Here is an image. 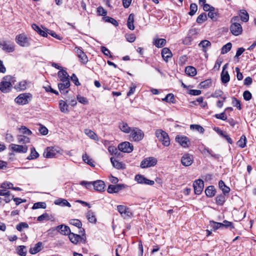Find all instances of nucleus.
Listing matches in <instances>:
<instances>
[{"instance_id":"nucleus-15","label":"nucleus","mask_w":256,"mask_h":256,"mask_svg":"<svg viewBox=\"0 0 256 256\" xmlns=\"http://www.w3.org/2000/svg\"><path fill=\"white\" fill-rule=\"evenodd\" d=\"M0 47L2 48V50L7 52H13L14 50V44L10 42L3 41L0 42Z\"/></svg>"},{"instance_id":"nucleus-27","label":"nucleus","mask_w":256,"mask_h":256,"mask_svg":"<svg viewBox=\"0 0 256 256\" xmlns=\"http://www.w3.org/2000/svg\"><path fill=\"white\" fill-rule=\"evenodd\" d=\"M166 40L164 38H156L154 40L153 44L158 48H162L166 45Z\"/></svg>"},{"instance_id":"nucleus-47","label":"nucleus","mask_w":256,"mask_h":256,"mask_svg":"<svg viewBox=\"0 0 256 256\" xmlns=\"http://www.w3.org/2000/svg\"><path fill=\"white\" fill-rule=\"evenodd\" d=\"M39 156L38 153L36 151L35 148L32 147L31 148L30 154L28 157V160H34L38 158Z\"/></svg>"},{"instance_id":"nucleus-25","label":"nucleus","mask_w":256,"mask_h":256,"mask_svg":"<svg viewBox=\"0 0 256 256\" xmlns=\"http://www.w3.org/2000/svg\"><path fill=\"white\" fill-rule=\"evenodd\" d=\"M118 128L122 132L126 134L130 133L132 130V128L130 127L128 124L124 122H119Z\"/></svg>"},{"instance_id":"nucleus-49","label":"nucleus","mask_w":256,"mask_h":256,"mask_svg":"<svg viewBox=\"0 0 256 256\" xmlns=\"http://www.w3.org/2000/svg\"><path fill=\"white\" fill-rule=\"evenodd\" d=\"M46 204L45 202H37L34 204L32 208L33 210L38 209V208H46Z\"/></svg>"},{"instance_id":"nucleus-1","label":"nucleus","mask_w":256,"mask_h":256,"mask_svg":"<svg viewBox=\"0 0 256 256\" xmlns=\"http://www.w3.org/2000/svg\"><path fill=\"white\" fill-rule=\"evenodd\" d=\"M15 82L14 77L10 75L4 76L3 80L0 82V91L4 93L8 92Z\"/></svg>"},{"instance_id":"nucleus-4","label":"nucleus","mask_w":256,"mask_h":256,"mask_svg":"<svg viewBox=\"0 0 256 256\" xmlns=\"http://www.w3.org/2000/svg\"><path fill=\"white\" fill-rule=\"evenodd\" d=\"M130 138L134 142H139L144 137V132L139 128L134 127L130 132Z\"/></svg>"},{"instance_id":"nucleus-28","label":"nucleus","mask_w":256,"mask_h":256,"mask_svg":"<svg viewBox=\"0 0 256 256\" xmlns=\"http://www.w3.org/2000/svg\"><path fill=\"white\" fill-rule=\"evenodd\" d=\"M216 193V190L213 186H208L205 190V194L208 197L212 198Z\"/></svg>"},{"instance_id":"nucleus-10","label":"nucleus","mask_w":256,"mask_h":256,"mask_svg":"<svg viewBox=\"0 0 256 256\" xmlns=\"http://www.w3.org/2000/svg\"><path fill=\"white\" fill-rule=\"evenodd\" d=\"M193 186L195 194L197 195L200 194L204 189V181L200 179L195 180L193 184Z\"/></svg>"},{"instance_id":"nucleus-2","label":"nucleus","mask_w":256,"mask_h":256,"mask_svg":"<svg viewBox=\"0 0 256 256\" xmlns=\"http://www.w3.org/2000/svg\"><path fill=\"white\" fill-rule=\"evenodd\" d=\"M155 134L156 138L162 142L164 146H168L170 145V138L166 132L161 129H158L156 130Z\"/></svg>"},{"instance_id":"nucleus-58","label":"nucleus","mask_w":256,"mask_h":256,"mask_svg":"<svg viewBox=\"0 0 256 256\" xmlns=\"http://www.w3.org/2000/svg\"><path fill=\"white\" fill-rule=\"evenodd\" d=\"M190 128L191 129L196 130L201 134L204 133V129L198 124H192L190 125Z\"/></svg>"},{"instance_id":"nucleus-6","label":"nucleus","mask_w":256,"mask_h":256,"mask_svg":"<svg viewBox=\"0 0 256 256\" xmlns=\"http://www.w3.org/2000/svg\"><path fill=\"white\" fill-rule=\"evenodd\" d=\"M157 159L154 157H148L144 158L140 163V166L142 168H145L154 166L157 164Z\"/></svg>"},{"instance_id":"nucleus-44","label":"nucleus","mask_w":256,"mask_h":256,"mask_svg":"<svg viewBox=\"0 0 256 256\" xmlns=\"http://www.w3.org/2000/svg\"><path fill=\"white\" fill-rule=\"evenodd\" d=\"M211 46V42L208 40H202L200 43L198 44L199 46H201L203 48V51L206 52V48L210 47Z\"/></svg>"},{"instance_id":"nucleus-43","label":"nucleus","mask_w":256,"mask_h":256,"mask_svg":"<svg viewBox=\"0 0 256 256\" xmlns=\"http://www.w3.org/2000/svg\"><path fill=\"white\" fill-rule=\"evenodd\" d=\"M59 106L62 112H68V105L64 101L60 100L59 103Z\"/></svg>"},{"instance_id":"nucleus-52","label":"nucleus","mask_w":256,"mask_h":256,"mask_svg":"<svg viewBox=\"0 0 256 256\" xmlns=\"http://www.w3.org/2000/svg\"><path fill=\"white\" fill-rule=\"evenodd\" d=\"M174 95L172 94H168L162 99V100L172 104L175 103Z\"/></svg>"},{"instance_id":"nucleus-21","label":"nucleus","mask_w":256,"mask_h":256,"mask_svg":"<svg viewBox=\"0 0 256 256\" xmlns=\"http://www.w3.org/2000/svg\"><path fill=\"white\" fill-rule=\"evenodd\" d=\"M70 86V82H62L58 84V88L62 94H66L68 92V90L67 89Z\"/></svg>"},{"instance_id":"nucleus-60","label":"nucleus","mask_w":256,"mask_h":256,"mask_svg":"<svg viewBox=\"0 0 256 256\" xmlns=\"http://www.w3.org/2000/svg\"><path fill=\"white\" fill-rule=\"evenodd\" d=\"M46 32H47V34H49L52 36V37L56 38L57 40H62V36H60L57 34L53 30L46 29Z\"/></svg>"},{"instance_id":"nucleus-41","label":"nucleus","mask_w":256,"mask_h":256,"mask_svg":"<svg viewBox=\"0 0 256 256\" xmlns=\"http://www.w3.org/2000/svg\"><path fill=\"white\" fill-rule=\"evenodd\" d=\"M212 80L210 78L207 79L200 84V86L201 88H207L212 85Z\"/></svg>"},{"instance_id":"nucleus-19","label":"nucleus","mask_w":256,"mask_h":256,"mask_svg":"<svg viewBox=\"0 0 256 256\" xmlns=\"http://www.w3.org/2000/svg\"><path fill=\"white\" fill-rule=\"evenodd\" d=\"M56 230L60 232L62 234L65 236L68 235L69 236L70 234L72 233L69 226L64 224L57 226L56 228Z\"/></svg>"},{"instance_id":"nucleus-55","label":"nucleus","mask_w":256,"mask_h":256,"mask_svg":"<svg viewBox=\"0 0 256 256\" xmlns=\"http://www.w3.org/2000/svg\"><path fill=\"white\" fill-rule=\"evenodd\" d=\"M94 182H86V181H82L80 182V184L84 186L87 189L91 190L92 188H93L94 186Z\"/></svg>"},{"instance_id":"nucleus-22","label":"nucleus","mask_w":256,"mask_h":256,"mask_svg":"<svg viewBox=\"0 0 256 256\" xmlns=\"http://www.w3.org/2000/svg\"><path fill=\"white\" fill-rule=\"evenodd\" d=\"M58 76L62 82H70L68 72L65 70H60L58 73Z\"/></svg>"},{"instance_id":"nucleus-54","label":"nucleus","mask_w":256,"mask_h":256,"mask_svg":"<svg viewBox=\"0 0 256 256\" xmlns=\"http://www.w3.org/2000/svg\"><path fill=\"white\" fill-rule=\"evenodd\" d=\"M212 10L209 11L208 13V16L213 21H216L217 19V14L215 12V8H211Z\"/></svg>"},{"instance_id":"nucleus-26","label":"nucleus","mask_w":256,"mask_h":256,"mask_svg":"<svg viewBox=\"0 0 256 256\" xmlns=\"http://www.w3.org/2000/svg\"><path fill=\"white\" fill-rule=\"evenodd\" d=\"M218 186L220 189L222 191L224 195H228L230 192V188L227 186L222 180H220L218 182Z\"/></svg>"},{"instance_id":"nucleus-31","label":"nucleus","mask_w":256,"mask_h":256,"mask_svg":"<svg viewBox=\"0 0 256 256\" xmlns=\"http://www.w3.org/2000/svg\"><path fill=\"white\" fill-rule=\"evenodd\" d=\"M185 72L190 76H194L196 74V70L192 66H188L185 68Z\"/></svg>"},{"instance_id":"nucleus-51","label":"nucleus","mask_w":256,"mask_h":256,"mask_svg":"<svg viewBox=\"0 0 256 256\" xmlns=\"http://www.w3.org/2000/svg\"><path fill=\"white\" fill-rule=\"evenodd\" d=\"M69 224L78 228H81L82 226V222L78 219H71L69 221Z\"/></svg>"},{"instance_id":"nucleus-9","label":"nucleus","mask_w":256,"mask_h":256,"mask_svg":"<svg viewBox=\"0 0 256 256\" xmlns=\"http://www.w3.org/2000/svg\"><path fill=\"white\" fill-rule=\"evenodd\" d=\"M117 210L124 218H130L132 214L130 208L125 206H118Z\"/></svg>"},{"instance_id":"nucleus-12","label":"nucleus","mask_w":256,"mask_h":256,"mask_svg":"<svg viewBox=\"0 0 256 256\" xmlns=\"http://www.w3.org/2000/svg\"><path fill=\"white\" fill-rule=\"evenodd\" d=\"M230 30L233 35L238 36L242 34V28L240 24H232L230 26Z\"/></svg>"},{"instance_id":"nucleus-45","label":"nucleus","mask_w":256,"mask_h":256,"mask_svg":"<svg viewBox=\"0 0 256 256\" xmlns=\"http://www.w3.org/2000/svg\"><path fill=\"white\" fill-rule=\"evenodd\" d=\"M82 160L90 166H94V160L90 158L86 154L82 155Z\"/></svg>"},{"instance_id":"nucleus-33","label":"nucleus","mask_w":256,"mask_h":256,"mask_svg":"<svg viewBox=\"0 0 256 256\" xmlns=\"http://www.w3.org/2000/svg\"><path fill=\"white\" fill-rule=\"evenodd\" d=\"M85 134L88 136L90 138L96 141L98 140V135L94 132L92 130L88 129H86L84 130Z\"/></svg>"},{"instance_id":"nucleus-14","label":"nucleus","mask_w":256,"mask_h":256,"mask_svg":"<svg viewBox=\"0 0 256 256\" xmlns=\"http://www.w3.org/2000/svg\"><path fill=\"white\" fill-rule=\"evenodd\" d=\"M76 52L82 64H86L88 62V58L83 50L78 47L75 48Z\"/></svg>"},{"instance_id":"nucleus-53","label":"nucleus","mask_w":256,"mask_h":256,"mask_svg":"<svg viewBox=\"0 0 256 256\" xmlns=\"http://www.w3.org/2000/svg\"><path fill=\"white\" fill-rule=\"evenodd\" d=\"M232 104L234 106L236 107L239 110H240L242 109V107L240 100L234 96L232 97Z\"/></svg>"},{"instance_id":"nucleus-46","label":"nucleus","mask_w":256,"mask_h":256,"mask_svg":"<svg viewBox=\"0 0 256 256\" xmlns=\"http://www.w3.org/2000/svg\"><path fill=\"white\" fill-rule=\"evenodd\" d=\"M18 140L19 143L22 144H27L30 142V138L23 135L18 136Z\"/></svg>"},{"instance_id":"nucleus-56","label":"nucleus","mask_w":256,"mask_h":256,"mask_svg":"<svg viewBox=\"0 0 256 256\" xmlns=\"http://www.w3.org/2000/svg\"><path fill=\"white\" fill-rule=\"evenodd\" d=\"M198 10V6L196 4L192 3L190 5V12L188 14L192 16H194Z\"/></svg>"},{"instance_id":"nucleus-35","label":"nucleus","mask_w":256,"mask_h":256,"mask_svg":"<svg viewBox=\"0 0 256 256\" xmlns=\"http://www.w3.org/2000/svg\"><path fill=\"white\" fill-rule=\"evenodd\" d=\"M86 218L90 222L96 224V218L94 213L92 210H88L86 214Z\"/></svg>"},{"instance_id":"nucleus-50","label":"nucleus","mask_w":256,"mask_h":256,"mask_svg":"<svg viewBox=\"0 0 256 256\" xmlns=\"http://www.w3.org/2000/svg\"><path fill=\"white\" fill-rule=\"evenodd\" d=\"M207 20V16L205 13H202L198 16L196 22L198 24H201Z\"/></svg>"},{"instance_id":"nucleus-37","label":"nucleus","mask_w":256,"mask_h":256,"mask_svg":"<svg viewBox=\"0 0 256 256\" xmlns=\"http://www.w3.org/2000/svg\"><path fill=\"white\" fill-rule=\"evenodd\" d=\"M224 194L218 195L216 197V203L218 206H222L226 202V198Z\"/></svg>"},{"instance_id":"nucleus-39","label":"nucleus","mask_w":256,"mask_h":256,"mask_svg":"<svg viewBox=\"0 0 256 256\" xmlns=\"http://www.w3.org/2000/svg\"><path fill=\"white\" fill-rule=\"evenodd\" d=\"M220 76L222 82L223 84H226L230 81V78L228 71L224 72V70H222Z\"/></svg>"},{"instance_id":"nucleus-13","label":"nucleus","mask_w":256,"mask_h":256,"mask_svg":"<svg viewBox=\"0 0 256 256\" xmlns=\"http://www.w3.org/2000/svg\"><path fill=\"white\" fill-rule=\"evenodd\" d=\"M176 141L184 148H188L190 144L188 138L186 136H177L176 137Z\"/></svg>"},{"instance_id":"nucleus-8","label":"nucleus","mask_w":256,"mask_h":256,"mask_svg":"<svg viewBox=\"0 0 256 256\" xmlns=\"http://www.w3.org/2000/svg\"><path fill=\"white\" fill-rule=\"evenodd\" d=\"M118 148L119 150L126 153H130L134 150L133 145L128 142H124L120 144Z\"/></svg>"},{"instance_id":"nucleus-5","label":"nucleus","mask_w":256,"mask_h":256,"mask_svg":"<svg viewBox=\"0 0 256 256\" xmlns=\"http://www.w3.org/2000/svg\"><path fill=\"white\" fill-rule=\"evenodd\" d=\"M69 240L74 244H76L78 242L85 244L86 242V234L84 233L81 236L72 232L68 236Z\"/></svg>"},{"instance_id":"nucleus-64","label":"nucleus","mask_w":256,"mask_h":256,"mask_svg":"<svg viewBox=\"0 0 256 256\" xmlns=\"http://www.w3.org/2000/svg\"><path fill=\"white\" fill-rule=\"evenodd\" d=\"M20 131L21 133L27 134L28 136H30L32 134V132L25 126H22L20 128Z\"/></svg>"},{"instance_id":"nucleus-11","label":"nucleus","mask_w":256,"mask_h":256,"mask_svg":"<svg viewBox=\"0 0 256 256\" xmlns=\"http://www.w3.org/2000/svg\"><path fill=\"white\" fill-rule=\"evenodd\" d=\"M194 162L192 155L190 154H185L181 158V163L184 166H188L192 165Z\"/></svg>"},{"instance_id":"nucleus-20","label":"nucleus","mask_w":256,"mask_h":256,"mask_svg":"<svg viewBox=\"0 0 256 256\" xmlns=\"http://www.w3.org/2000/svg\"><path fill=\"white\" fill-rule=\"evenodd\" d=\"M93 188L98 192H103L104 190V182L101 180H97L94 182Z\"/></svg>"},{"instance_id":"nucleus-7","label":"nucleus","mask_w":256,"mask_h":256,"mask_svg":"<svg viewBox=\"0 0 256 256\" xmlns=\"http://www.w3.org/2000/svg\"><path fill=\"white\" fill-rule=\"evenodd\" d=\"M30 38L24 34H20L16 38V43L21 46H28L30 45Z\"/></svg>"},{"instance_id":"nucleus-18","label":"nucleus","mask_w":256,"mask_h":256,"mask_svg":"<svg viewBox=\"0 0 256 256\" xmlns=\"http://www.w3.org/2000/svg\"><path fill=\"white\" fill-rule=\"evenodd\" d=\"M58 152L54 147H48L44 152V156L46 158H52L54 157Z\"/></svg>"},{"instance_id":"nucleus-48","label":"nucleus","mask_w":256,"mask_h":256,"mask_svg":"<svg viewBox=\"0 0 256 256\" xmlns=\"http://www.w3.org/2000/svg\"><path fill=\"white\" fill-rule=\"evenodd\" d=\"M103 20L106 22H108L111 23L114 26H118V22L112 18H111L110 16H104L103 18Z\"/></svg>"},{"instance_id":"nucleus-29","label":"nucleus","mask_w":256,"mask_h":256,"mask_svg":"<svg viewBox=\"0 0 256 256\" xmlns=\"http://www.w3.org/2000/svg\"><path fill=\"white\" fill-rule=\"evenodd\" d=\"M134 14H130L127 20L128 28L130 30H134Z\"/></svg>"},{"instance_id":"nucleus-36","label":"nucleus","mask_w":256,"mask_h":256,"mask_svg":"<svg viewBox=\"0 0 256 256\" xmlns=\"http://www.w3.org/2000/svg\"><path fill=\"white\" fill-rule=\"evenodd\" d=\"M17 254L20 256H26L27 253L26 248L24 246H19L16 248Z\"/></svg>"},{"instance_id":"nucleus-3","label":"nucleus","mask_w":256,"mask_h":256,"mask_svg":"<svg viewBox=\"0 0 256 256\" xmlns=\"http://www.w3.org/2000/svg\"><path fill=\"white\" fill-rule=\"evenodd\" d=\"M32 94L30 93H23L18 95L14 100L16 103L20 105L28 104L32 99Z\"/></svg>"},{"instance_id":"nucleus-62","label":"nucleus","mask_w":256,"mask_h":256,"mask_svg":"<svg viewBox=\"0 0 256 256\" xmlns=\"http://www.w3.org/2000/svg\"><path fill=\"white\" fill-rule=\"evenodd\" d=\"M13 184L10 182H4L1 184L0 188L6 190L7 189H12Z\"/></svg>"},{"instance_id":"nucleus-42","label":"nucleus","mask_w":256,"mask_h":256,"mask_svg":"<svg viewBox=\"0 0 256 256\" xmlns=\"http://www.w3.org/2000/svg\"><path fill=\"white\" fill-rule=\"evenodd\" d=\"M232 47V44L231 42H228L222 48L221 54H224L228 52L230 50Z\"/></svg>"},{"instance_id":"nucleus-30","label":"nucleus","mask_w":256,"mask_h":256,"mask_svg":"<svg viewBox=\"0 0 256 256\" xmlns=\"http://www.w3.org/2000/svg\"><path fill=\"white\" fill-rule=\"evenodd\" d=\"M32 28L36 31L40 35L44 37H47L46 30V31L42 30L37 24H33L32 25Z\"/></svg>"},{"instance_id":"nucleus-16","label":"nucleus","mask_w":256,"mask_h":256,"mask_svg":"<svg viewBox=\"0 0 256 256\" xmlns=\"http://www.w3.org/2000/svg\"><path fill=\"white\" fill-rule=\"evenodd\" d=\"M125 188L124 184H118L116 185L110 184L108 188L107 192L110 194L118 192Z\"/></svg>"},{"instance_id":"nucleus-23","label":"nucleus","mask_w":256,"mask_h":256,"mask_svg":"<svg viewBox=\"0 0 256 256\" xmlns=\"http://www.w3.org/2000/svg\"><path fill=\"white\" fill-rule=\"evenodd\" d=\"M43 248V244L42 242H38L34 244V246L30 248V253L32 254H34L40 252Z\"/></svg>"},{"instance_id":"nucleus-32","label":"nucleus","mask_w":256,"mask_h":256,"mask_svg":"<svg viewBox=\"0 0 256 256\" xmlns=\"http://www.w3.org/2000/svg\"><path fill=\"white\" fill-rule=\"evenodd\" d=\"M28 82L26 80L20 82L14 86V88L18 91L24 90L26 88Z\"/></svg>"},{"instance_id":"nucleus-34","label":"nucleus","mask_w":256,"mask_h":256,"mask_svg":"<svg viewBox=\"0 0 256 256\" xmlns=\"http://www.w3.org/2000/svg\"><path fill=\"white\" fill-rule=\"evenodd\" d=\"M239 16L240 20L244 22H247L249 20V15L248 12L245 10H240Z\"/></svg>"},{"instance_id":"nucleus-57","label":"nucleus","mask_w":256,"mask_h":256,"mask_svg":"<svg viewBox=\"0 0 256 256\" xmlns=\"http://www.w3.org/2000/svg\"><path fill=\"white\" fill-rule=\"evenodd\" d=\"M28 225L27 223L24 222H21L16 226V230L19 232H22L23 228H28Z\"/></svg>"},{"instance_id":"nucleus-17","label":"nucleus","mask_w":256,"mask_h":256,"mask_svg":"<svg viewBox=\"0 0 256 256\" xmlns=\"http://www.w3.org/2000/svg\"><path fill=\"white\" fill-rule=\"evenodd\" d=\"M12 150L18 153H26L27 152L28 148L26 146H22L12 144L10 145Z\"/></svg>"},{"instance_id":"nucleus-59","label":"nucleus","mask_w":256,"mask_h":256,"mask_svg":"<svg viewBox=\"0 0 256 256\" xmlns=\"http://www.w3.org/2000/svg\"><path fill=\"white\" fill-rule=\"evenodd\" d=\"M135 180L139 184H144V182L146 180V178L140 174H136L135 176Z\"/></svg>"},{"instance_id":"nucleus-63","label":"nucleus","mask_w":256,"mask_h":256,"mask_svg":"<svg viewBox=\"0 0 256 256\" xmlns=\"http://www.w3.org/2000/svg\"><path fill=\"white\" fill-rule=\"evenodd\" d=\"M77 100L79 102L84 104H88V99L80 95L77 96Z\"/></svg>"},{"instance_id":"nucleus-38","label":"nucleus","mask_w":256,"mask_h":256,"mask_svg":"<svg viewBox=\"0 0 256 256\" xmlns=\"http://www.w3.org/2000/svg\"><path fill=\"white\" fill-rule=\"evenodd\" d=\"M110 162L114 168L117 169L124 168V167L123 166V164L116 160L114 158L112 157L110 158Z\"/></svg>"},{"instance_id":"nucleus-61","label":"nucleus","mask_w":256,"mask_h":256,"mask_svg":"<svg viewBox=\"0 0 256 256\" xmlns=\"http://www.w3.org/2000/svg\"><path fill=\"white\" fill-rule=\"evenodd\" d=\"M226 112L224 110V112L219 114H216L214 116L217 119H220L222 120H227V116L226 114Z\"/></svg>"},{"instance_id":"nucleus-40","label":"nucleus","mask_w":256,"mask_h":256,"mask_svg":"<svg viewBox=\"0 0 256 256\" xmlns=\"http://www.w3.org/2000/svg\"><path fill=\"white\" fill-rule=\"evenodd\" d=\"M246 136L244 135H242L237 142V144L239 147L244 148L246 146Z\"/></svg>"},{"instance_id":"nucleus-24","label":"nucleus","mask_w":256,"mask_h":256,"mask_svg":"<svg viewBox=\"0 0 256 256\" xmlns=\"http://www.w3.org/2000/svg\"><path fill=\"white\" fill-rule=\"evenodd\" d=\"M161 54L164 60L166 62H168V59L172 56V52L168 48H163Z\"/></svg>"}]
</instances>
